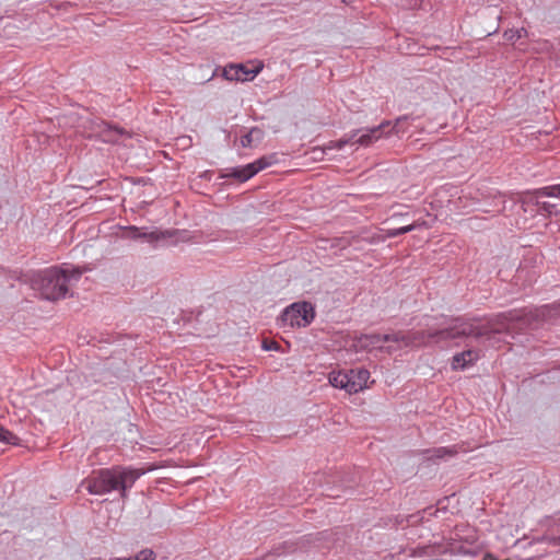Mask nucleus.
Masks as SVG:
<instances>
[{
    "mask_svg": "<svg viewBox=\"0 0 560 560\" xmlns=\"http://www.w3.org/2000/svg\"><path fill=\"white\" fill-rule=\"evenodd\" d=\"M26 277L31 288L44 300L55 302L65 299L69 292L65 269L61 267H49Z\"/></svg>",
    "mask_w": 560,
    "mask_h": 560,
    "instance_id": "3",
    "label": "nucleus"
},
{
    "mask_svg": "<svg viewBox=\"0 0 560 560\" xmlns=\"http://www.w3.org/2000/svg\"><path fill=\"white\" fill-rule=\"evenodd\" d=\"M445 540L474 546L478 542L477 529L466 523L457 524Z\"/></svg>",
    "mask_w": 560,
    "mask_h": 560,
    "instance_id": "10",
    "label": "nucleus"
},
{
    "mask_svg": "<svg viewBox=\"0 0 560 560\" xmlns=\"http://www.w3.org/2000/svg\"><path fill=\"white\" fill-rule=\"evenodd\" d=\"M545 197L560 198V184L546 186L529 192L526 201L537 207V213L541 215L560 217V209L557 203L544 201Z\"/></svg>",
    "mask_w": 560,
    "mask_h": 560,
    "instance_id": "8",
    "label": "nucleus"
},
{
    "mask_svg": "<svg viewBox=\"0 0 560 560\" xmlns=\"http://www.w3.org/2000/svg\"><path fill=\"white\" fill-rule=\"evenodd\" d=\"M393 339H394L393 332L384 334V335L380 334V345L383 342H393Z\"/></svg>",
    "mask_w": 560,
    "mask_h": 560,
    "instance_id": "29",
    "label": "nucleus"
},
{
    "mask_svg": "<svg viewBox=\"0 0 560 560\" xmlns=\"http://www.w3.org/2000/svg\"><path fill=\"white\" fill-rule=\"evenodd\" d=\"M393 342L395 343H400L402 347H408V331L405 332V331H401V330H397V331H393Z\"/></svg>",
    "mask_w": 560,
    "mask_h": 560,
    "instance_id": "25",
    "label": "nucleus"
},
{
    "mask_svg": "<svg viewBox=\"0 0 560 560\" xmlns=\"http://www.w3.org/2000/svg\"><path fill=\"white\" fill-rule=\"evenodd\" d=\"M388 124H381L377 127L371 128V129H357L352 130L349 133H346L342 138H340L337 141H330L327 149H337L341 150L347 144H360L363 147L371 145L375 140L380 139L382 137L383 129L387 127Z\"/></svg>",
    "mask_w": 560,
    "mask_h": 560,
    "instance_id": "6",
    "label": "nucleus"
},
{
    "mask_svg": "<svg viewBox=\"0 0 560 560\" xmlns=\"http://www.w3.org/2000/svg\"><path fill=\"white\" fill-rule=\"evenodd\" d=\"M551 546H560V536L547 538Z\"/></svg>",
    "mask_w": 560,
    "mask_h": 560,
    "instance_id": "30",
    "label": "nucleus"
},
{
    "mask_svg": "<svg viewBox=\"0 0 560 560\" xmlns=\"http://www.w3.org/2000/svg\"><path fill=\"white\" fill-rule=\"evenodd\" d=\"M481 551V548L476 544L474 546H468L464 542H457V541H448L445 540V545L443 549L440 551L441 555H463V556H470L476 557Z\"/></svg>",
    "mask_w": 560,
    "mask_h": 560,
    "instance_id": "12",
    "label": "nucleus"
},
{
    "mask_svg": "<svg viewBox=\"0 0 560 560\" xmlns=\"http://www.w3.org/2000/svg\"><path fill=\"white\" fill-rule=\"evenodd\" d=\"M264 131L259 127H253L247 133L241 137V145L243 148H252L264 139Z\"/></svg>",
    "mask_w": 560,
    "mask_h": 560,
    "instance_id": "19",
    "label": "nucleus"
},
{
    "mask_svg": "<svg viewBox=\"0 0 560 560\" xmlns=\"http://www.w3.org/2000/svg\"><path fill=\"white\" fill-rule=\"evenodd\" d=\"M0 442L10 445H19L20 439L0 424Z\"/></svg>",
    "mask_w": 560,
    "mask_h": 560,
    "instance_id": "24",
    "label": "nucleus"
},
{
    "mask_svg": "<svg viewBox=\"0 0 560 560\" xmlns=\"http://www.w3.org/2000/svg\"><path fill=\"white\" fill-rule=\"evenodd\" d=\"M479 359V351L475 349H468L463 352L456 353L452 358L451 368L454 371L465 370L468 366L475 364Z\"/></svg>",
    "mask_w": 560,
    "mask_h": 560,
    "instance_id": "13",
    "label": "nucleus"
},
{
    "mask_svg": "<svg viewBox=\"0 0 560 560\" xmlns=\"http://www.w3.org/2000/svg\"><path fill=\"white\" fill-rule=\"evenodd\" d=\"M155 553L152 549H143L139 551L133 559L135 560H155Z\"/></svg>",
    "mask_w": 560,
    "mask_h": 560,
    "instance_id": "27",
    "label": "nucleus"
},
{
    "mask_svg": "<svg viewBox=\"0 0 560 560\" xmlns=\"http://www.w3.org/2000/svg\"><path fill=\"white\" fill-rule=\"evenodd\" d=\"M522 31H523V32H525V30H524V28H522L521 31H516V34L511 35V36L509 37V39H514L515 37H516V38H520V37H521V32H522Z\"/></svg>",
    "mask_w": 560,
    "mask_h": 560,
    "instance_id": "32",
    "label": "nucleus"
},
{
    "mask_svg": "<svg viewBox=\"0 0 560 560\" xmlns=\"http://www.w3.org/2000/svg\"><path fill=\"white\" fill-rule=\"evenodd\" d=\"M405 119H406V117H404V118H398V119L396 120L395 126L392 128L390 132L393 131V132H396V133H397V132L399 131V130L397 129L398 125H399L402 120H405Z\"/></svg>",
    "mask_w": 560,
    "mask_h": 560,
    "instance_id": "31",
    "label": "nucleus"
},
{
    "mask_svg": "<svg viewBox=\"0 0 560 560\" xmlns=\"http://www.w3.org/2000/svg\"><path fill=\"white\" fill-rule=\"evenodd\" d=\"M261 348L266 351H280L281 346L276 340L264 339L261 343Z\"/></svg>",
    "mask_w": 560,
    "mask_h": 560,
    "instance_id": "28",
    "label": "nucleus"
},
{
    "mask_svg": "<svg viewBox=\"0 0 560 560\" xmlns=\"http://www.w3.org/2000/svg\"><path fill=\"white\" fill-rule=\"evenodd\" d=\"M359 240L357 235H343L341 237H337L331 242V248H340L345 249L352 244H354Z\"/></svg>",
    "mask_w": 560,
    "mask_h": 560,
    "instance_id": "23",
    "label": "nucleus"
},
{
    "mask_svg": "<svg viewBox=\"0 0 560 560\" xmlns=\"http://www.w3.org/2000/svg\"><path fill=\"white\" fill-rule=\"evenodd\" d=\"M345 3L349 4L352 2V0H342Z\"/></svg>",
    "mask_w": 560,
    "mask_h": 560,
    "instance_id": "34",
    "label": "nucleus"
},
{
    "mask_svg": "<svg viewBox=\"0 0 560 560\" xmlns=\"http://www.w3.org/2000/svg\"><path fill=\"white\" fill-rule=\"evenodd\" d=\"M98 136L104 142H117L119 137L124 135V130L117 126H112L105 120H100L96 124Z\"/></svg>",
    "mask_w": 560,
    "mask_h": 560,
    "instance_id": "14",
    "label": "nucleus"
},
{
    "mask_svg": "<svg viewBox=\"0 0 560 560\" xmlns=\"http://www.w3.org/2000/svg\"><path fill=\"white\" fill-rule=\"evenodd\" d=\"M315 318V308L311 302H295L285 307L278 317L280 327H306Z\"/></svg>",
    "mask_w": 560,
    "mask_h": 560,
    "instance_id": "4",
    "label": "nucleus"
},
{
    "mask_svg": "<svg viewBox=\"0 0 560 560\" xmlns=\"http://www.w3.org/2000/svg\"><path fill=\"white\" fill-rule=\"evenodd\" d=\"M560 315V308L556 305H544L534 311H509L501 313L498 318L500 323H515L523 322L524 324L532 325L533 322H549Z\"/></svg>",
    "mask_w": 560,
    "mask_h": 560,
    "instance_id": "5",
    "label": "nucleus"
},
{
    "mask_svg": "<svg viewBox=\"0 0 560 560\" xmlns=\"http://www.w3.org/2000/svg\"><path fill=\"white\" fill-rule=\"evenodd\" d=\"M420 224L418 223H411L401 228L396 229H387L385 230V236H373L371 240H369L370 243H378L384 242L386 238L397 237L400 235H404L406 233H409L413 230H416Z\"/></svg>",
    "mask_w": 560,
    "mask_h": 560,
    "instance_id": "17",
    "label": "nucleus"
},
{
    "mask_svg": "<svg viewBox=\"0 0 560 560\" xmlns=\"http://www.w3.org/2000/svg\"><path fill=\"white\" fill-rule=\"evenodd\" d=\"M276 162H277L276 154L265 155L252 163H248L250 166V168H248V170L252 171L254 173V175H256L258 172L271 166Z\"/></svg>",
    "mask_w": 560,
    "mask_h": 560,
    "instance_id": "21",
    "label": "nucleus"
},
{
    "mask_svg": "<svg viewBox=\"0 0 560 560\" xmlns=\"http://www.w3.org/2000/svg\"><path fill=\"white\" fill-rule=\"evenodd\" d=\"M348 372H338L329 377V382L334 387L346 389L349 394H355L353 383L350 382Z\"/></svg>",
    "mask_w": 560,
    "mask_h": 560,
    "instance_id": "18",
    "label": "nucleus"
},
{
    "mask_svg": "<svg viewBox=\"0 0 560 560\" xmlns=\"http://www.w3.org/2000/svg\"><path fill=\"white\" fill-rule=\"evenodd\" d=\"M442 546L439 544L427 545V546H418L410 550L411 557H432L436 553H440Z\"/></svg>",
    "mask_w": 560,
    "mask_h": 560,
    "instance_id": "22",
    "label": "nucleus"
},
{
    "mask_svg": "<svg viewBox=\"0 0 560 560\" xmlns=\"http://www.w3.org/2000/svg\"><path fill=\"white\" fill-rule=\"evenodd\" d=\"M83 273V270L80 268H72L71 270L65 269V276L67 277V287L72 280L78 281Z\"/></svg>",
    "mask_w": 560,
    "mask_h": 560,
    "instance_id": "26",
    "label": "nucleus"
},
{
    "mask_svg": "<svg viewBox=\"0 0 560 560\" xmlns=\"http://www.w3.org/2000/svg\"><path fill=\"white\" fill-rule=\"evenodd\" d=\"M262 69V65L249 68L244 63L230 65L223 69V77L229 81L253 80Z\"/></svg>",
    "mask_w": 560,
    "mask_h": 560,
    "instance_id": "9",
    "label": "nucleus"
},
{
    "mask_svg": "<svg viewBox=\"0 0 560 560\" xmlns=\"http://www.w3.org/2000/svg\"><path fill=\"white\" fill-rule=\"evenodd\" d=\"M121 238L131 241H144L151 244L153 247L160 244H166L168 240L174 237L177 233L176 230H153L148 232L147 228H138L136 225L121 226Z\"/></svg>",
    "mask_w": 560,
    "mask_h": 560,
    "instance_id": "7",
    "label": "nucleus"
},
{
    "mask_svg": "<svg viewBox=\"0 0 560 560\" xmlns=\"http://www.w3.org/2000/svg\"><path fill=\"white\" fill-rule=\"evenodd\" d=\"M354 346L360 350H372L376 349L381 352L392 354L397 348L393 346L384 347L380 345V334H361L354 338Z\"/></svg>",
    "mask_w": 560,
    "mask_h": 560,
    "instance_id": "11",
    "label": "nucleus"
},
{
    "mask_svg": "<svg viewBox=\"0 0 560 560\" xmlns=\"http://www.w3.org/2000/svg\"><path fill=\"white\" fill-rule=\"evenodd\" d=\"M142 475L143 470L141 469L117 465L93 470L82 480L81 487L94 495L118 491L120 498L125 501L128 498V490Z\"/></svg>",
    "mask_w": 560,
    "mask_h": 560,
    "instance_id": "1",
    "label": "nucleus"
},
{
    "mask_svg": "<svg viewBox=\"0 0 560 560\" xmlns=\"http://www.w3.org/2000/svg\"><path fill=\"white\" fill-rule=\"evenodd\" d=\"M428 453H431L429 458L432 459H442L445 457H453L456 456L459 452L458 445H452V446H441L435 447L432 451H427Z\"/></svg>",
    "mask_w": 560,
    "mask_h": 560,
    "instance_id": "20",
    "label": "nucleus"
},
{
    "mask_svg": "<svg viewBox=\"0 0 560 560\" xmlns=\"http://www.w3.org/2000/svg\"><path fill=\"white\" fill-rule=\"evenodd\" d=\"M250 168L249 164H246L244 166H236L228 168L224 173L220 174V178H233L238 183H245L252 177H254V173L249 171Z\"/></svg>",
    "mask_w": 560,
    "mask_h": 560,
    "instance_id": "15",
    "label": "nucleus"
},
{
    "mask_svg": "<svg viewBox=\"0 0 560 560\" xmlns=\"http://www.w3.org/2000/svg\"><path fill=\"white\" fill-rule=\"evenodd\" d=\"M115 560H135L133 557L116 558Z\"/></svg>",
    "mask_w": 560,
    "mask_h": 560,
    "instance_id": "33",
    "label": "nucleus"
},
{
    "mask_svg": "<svg viewBox=\"0 0 560 560\" xmlns=\"http://www.w3.org/2000/svg\"><path fill=\"white\" fill-rule=\"evenodd\" d=\"M349 378L350 382L353 383V387L355 388V393L366 388V383L371 376L370 371L360 368V369H351L349 370Z\"/></svg>",
    "mask_w": 560,
    "mask_h": 560,
    "instance_id": "16",
    "label": "nucleus"
},
{
    "mask_svg": "<svg viewBox=\"0 0 560 560\" xmlns=\"http://www.w3.org/2000/svg\"><path fill=\"white\" fill-rule=\"evenodd\" d=\"M488 335V331L475 327L472 324L456 318L454 324L450 327L435 330H409L408 331V347H422L427 346L431 340L435 343L442 341L455 340L464 337H474L480 339Z\"/></svg>",
    "mask_w": 560,
    "mask_h": 560,
    "instance_id": "2",
    "label": "nucleus"
}]
</instances>
